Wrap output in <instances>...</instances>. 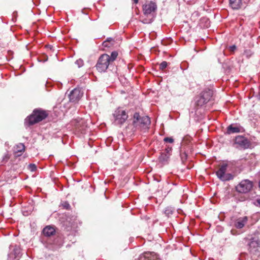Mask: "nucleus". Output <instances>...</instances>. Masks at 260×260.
Returning a JSON list of instances; mask_svg holds the SVG:
<instances>
[{
  "label": "nucleus",
  "mask_w": 260,
  "mask_h": 260,
  "mask_svg": "<svg viewBox=\"0 0 260 260\" xmlns=\"http://www.w3.org/2000/svg\"><path fill=\"white\" fill-rule=\"evenodd\" d=\"M157 8L156 3L152 1L147 2L144 4L143 5L144 15L140 17V21L144 24L151 23L155 17Z\"/></svg>",
  "instance_id": "1"
},
{
  "label": "nucleus",
  "mask_w": 260,
  "mask_h": 260,
  "mask_svg": "<svg viewBox=\"0 0 260 260\" xmlns=\"http://www.w3.org/2000/svg\"><path fill=\"white\" fill-rule=\"evenodd\" d=\"M150 124V120L149 117L147 116L141 117L138 113L136 112L133 115L132 123L133 127L132 129L133 131H136L137 129H146Z\"/></svg>",
  "instance_id": "2"
},
{
  "label": "nucleus",
  "mask_w": 260,
  "mask_h": 260,
  "mask_svg": "<svg viewBox=\"0 0 260 260\" xmlns=\"http://www.w3.org/2000/svg\"><path fill=\"white\" fill-rule=\"evenodd\" d=\"M47 115L48 114L44 110L35 109L32 113L25 119V124L28 126L33 125L44 119Z\"/></svg>",
  "instance_id": "3"
},
{
  "label": "nucleus",
  "mask_w": 260,
  "mask_h": 260,
  "mask_svg": "<svg viewBox=\"0 0 260 260\" xmlns=\"http://www.w3.org/2000/svg\"><path fill=\"white\" fill-rule=\"evenodd\" d=\"M113 116L114 124L119 126H121L128 118V115L126 111L120 108H118L114 111Z\"/></svg>",
  "instance_id": "4"
},
{
  "label": "nucleus",
  "mask_w": 260,
  "mask_h": 260,
  "mask_svg": "<svg viewBox=\"0 0 260 260\" xmlns=\"http://www.w3.org/2000/svg\"><path fill=\"white\" fill-rule=\"evenodd\" d=\"M249 246L252 260H257V258L260 256V240L252 239Z\"/></svg>",
  "instance_id": "5"
},
{
  "label": "nucleus",
  "mask_w": 260,
  "mask_h": 260,
  "mask_svg": "<svg viewBox=\"0 0 260 260\" xmlns=\"http://www.w3.org/2000/svg\"><path fill=\"white\" fill-rule=\"evenodd\" d=\"M109 59V55L107 54H102L100 57L96 64V69L99 72H104L107 70L111 64Z\"/></svg>",
  "instance_id": "6"
},
{
  "label": "nucleus",
  "mask_w": 260,
  "mask_h": 260,
  "mask_svg": "<svg viewBox=\"0 0 260 260\" xmlns=\"http://www.w3.org/2000/svg\"><path fill=\"white\" fill-rule=\"evenodd\" d=\"M228 165L222 164L219 169L216 171V174L217 177L222 181H226L232 180L234 176L230 173H225L227 170Z\"/></svg>",
  "instance_id": "7"
},
{
  "label": "nucleus",
  "mask_w": 260,
  "mask_h": 260,
  "mask_svg": "<svg viewBox=\"0 0 260 260\" xmlns=\"http://www.w3.org/2000/svg\"><path fill=\"white\" fill-rule=\"evenodd\" d=\"M252 187V182L246 179L241 181L240 183L236 186V189L240 193H246L251 190Z\"/></svg>",
  "instance_id": "8"
},
{
  "label": "nucleus",
  "mask_w": 260,
  "mask_h": 260,
  "mask_svg": "<svg viewBox=\"0 0 260 260\" xmlns=\"http://www.w3.org/2000/svg\"><path fill=\"white\" fill-rule=\"evenodd\" d=\"M235 143L238 145L239 148L243 149H248L251 145V143L247 138L240 135L236 137Z\"/></svg>",
  "instance_id": "9"
},
{
  "label": "nucleus",
  "mask_w": 260,
  "mask_h": 260,
  "mask_svg": "<svg viewBox=\"0 0 260 260\" xmlns=\"http://www.w3.org/2000/svg\"><path fill=\"white\" fill-rule=\"evenodd\" d=\"M75 126L76 131L83 134L85 132L86 126L84 124V120L82 118L76 119L72 122Z\"/></svg>",
  "instance_id": "10"
},
{
  "label": "nucleus",
  "mask_w": 260,
  "mask_h": 260,
  "mask_svg": "<svg viewBox=\"0 0 260 260\" xmlns=\"http://www.w3.org/2000/svg\"><path fill=\"white\" fill-rule=\"evenodd\" d=\"M83 95L79 88H75L69 94L70 101L72 102H76L78 101Z\"/></svg>",
  "instance_id": "11"
},
{
  "label": "nucleus",
  "mask_w": 260,
  "mask_h": 260,
  "mask_svg": "<svg viewBox=\"0 0 260 260\" xmlns=\"http://www.w3.org/2000/svg\"><path fill=\"white\" fill-rule=\"evenodd\" d=\"M244 4V0H229L230 6L234 10L240 9Z\"/></svg>",
  "instance_id": "12"
},
{
  "label": "nucleus",
  "mask_w": 260,
  "mask_h": 260,
  "mask_svg": "<svg viewBox=\"0 0 260 260\" xmlns=\"http://www.w3.org/2000/svg\"><path fill=\"white\" fill-rule=\"evenodd\" d=\"M43 233L46 237H50L55 234V230L53 226L48 225L44 228Z\"/></svg>",
  "instance_id": "13"
},
{
  "label": "nucleus",
  "mask_w": 260,
  "mask_h": 260,
  "mask_svg": "<svg viewBox=\"0 0 260 260\" xmlns=\"http://www.w3.org/2000/svg\"><path fill=\"white\" fill-rule=\"evenodd\" d=\"M248 218L246 216L238 218L235 223V226L237 229H242L247 223Z\"/></svg>",
  "instance_id": "14"
},
{
  "label": "nucleus",
  "mask_w": 260,
  "mask_h": 260,
  "mask_svg": "<svg viewBox=\"0 0 260 260\" xmlns=\"http://www.w3.org/2000/svg\"><path fill=\"white\" fill-rule=\"evenodd\" d=\"M25 150V146L22 143H19L16 145L14 147V153L17 155V156H20L21 155L22 152Z\"/></svg>",
  "instance_id": "15"
},
{
  "label": "nucleus",
  "mask_w": 260,
  "mask_h": 260,
  "mask_svg": "<svg viewBox=\"0 0 260 260\" xmlns=\"http://www.w3.org/2000/svg\"><path fill=\"white\" fill-rule=\"evenodd\" d=\"M200 95L202 96L204 99L207 102H209L213 95V91L209 89L204 90Z\"/></svg>",
  "instance_id": "16"
},
{
  "label": "nucleus",
  "mask_w": 260,
  "mask_h": 260,
  "mask_svg": "<svg viewBox=\"0 0 260 260\" xmlns=\"http://www.w3.org/2000/svg\"><path fill=\"white\" fill-rule=\"evenodd\" d=\"M240 132V127L238 126H234L233 124H231L227 127L226 133L229 135L234 133H238Z\"/></svg>",
  "instance_id": "17"
},
{
  "label": "nucleus",
  "mask_w": 260,
  "mask_h": 260,
  "mask_svg": "<svg viewBox=\"0 0 260 260\" xmlns=\"http://www.w3.org/2000/svg\"><path fill=\"white\" fill-rule=\"evenodd\" d=\"M170 154H168L165 153H162L159 156L158 159L160 162L162 164H166L168 162Z\"/></svg>",
  "instance_id": "18"
},
{
  "label": "nucleus",
  "mask_w": 260,
  "mask_h": 260,
  "mask_svg": "<svg viewBox=\"0 0 260 260\" xmlns=\"http://www.w3.org/2000/svg\"><path fill=\"white\" fill-rule=\"evenodd\" d=\"M207 102L201 95L196 98V103L198 106H202Z\"/></svg>",
  "instance_id": "19"
},
{
  "label": "nucleus",
  "mask_w": 260,
  "mask_h": 260,
  "mask_svg": "<svg viewBox=\"0 0 260 260\" xmlns=\"http://www.w3.org/2000/svg\"><path fill=\"white\" fill-rule=\"evenodd\" d=\"M118 56V53L117 51H113L111 52V55H109V60L111 63H112L116 59Z\"/></svg>",
  "instance_id": "20"
},
{
  "label": "nucleus",
  "mask_w": 260,
  "mask_h": 260,
  "mask_svg": "<svg viewBox=\"0 0 260 260\" xmlns=\"http://www.w3.org/2000/svg\"><path fill=\"white\" fill-rule=\"evenodd\" d=\"M174 209L171 207H167L165 208L164 210V213L167 216L169 217L170 215H172L174 212Z\"/></svg>",
  "instance_id": "21"
},
{
  "label": "nucleus",
  "mask_w": 260,
  "mask_h": 260,
  "mask_svg": "<svg viewBox=\"0 0 260 260\" xmlns=\"http://www.w3.org/2000/svg\"><path fill=\"white\" fill-rule=\"evenodd\" d=\"M114 42V41L112 38H108L107 39L106 41L103 43V45L105 47H109L110 46L108 45V42H111V44L113 45Z\"/></svg>",
  "instance_id": "22"
},
{
  "label": "nucleus",
  "mask_w": 260,
  "mask_h": 260,
  "mask_svg": "<svg viewBox=\"0 0 260 260\" xmlns=\"http://www.w3.org/2000/svg\"><path fill=\"white\" fill-rule=\"evenodd\" d=\"M150 254L149 253H145V254L143 255V256H141V258H140V260H160L159 259H158V258H150L149 259V256L148 255H149Z\"/></svg>",
  "instance_id": "23"
},
{
  "label": "nucleus",
  "mask_w": 260,
  "mask_h": 260,
  "mask_svg": "<svg viewBox=\"0 0 260 260\" xmlns=\"http://www.w3.org/2000/svg\"><path fill=\"white\" fill-rule=\"evenodd\" d=\"M252 54L253 52L251 50L249 49L245 50L244 52V55H245L247 58L250 57L252 55Z\"/></svg>",
  "instance_id": "24"
},
{
  "label": "nucleus",
  "mask_w": 260,
  "mask_h": 260,
  "mask_svg": "<svg viewBox=\"0 0 260 260\" xmlns=\"http://www.w3.org/2000/svg\"><path fill=\"white\" fill-rule=\"evenodd\" d=\"M168 66V62L167 61H162L160 64H159V69L161 70H164L167 68Z\"/></svg>",
  "instance_id": "25"
},
{
  "label": "nucleus",
  "mask_w": 260,
  "mask_h": 260,
  "mask_svg": "<svg viewBox=\"0 0 260 260\" xmlns=\"http://www.w3.org/2000/svg\"><path fill=\"white\" fill-rule=\"evenodd\" d=\"M75 64L77 65L79 68H80L83 66V61L81 59L77 60L75 62Z\"/></svg>",
  "instance_id": "26"
},
{
  "label": "nucleus",
  "mask_w": 260,
  "mask_h": 260,
  "mask_svg": "<svg viewBox=\"0 0 260 260\" xmlns=\"http://www.w3.org/2000/svg\"><path fill=\"white\" fill-rule=\"evenodd\" d=\"M187 156V154L185 152L181 153L180 154L181 159L183 162L186 160Z\"/></svg>",
  "instance_id": "27"
},
{
  "label": "nucleus",
  "mask_w": 260,
  "mask_h": 260,
  "mask_svg": "<svg viewBox=\"0 0 260 260\" xmlns=\"http://www.w3.org/2000/svg\"><path fill=\"white\" fill-rule=\"evenodd\" d=\"M28 169L31 171L34 172L35 171L37 167L35 164H29L28 166Z\"/></svg>",
  "instance_id": "28"
},
{
  "label": "nucleus",
  "mask_w": 260,
  "mask_h": 260,
  "mask_svg": "<svg viewBox=\"0 0 260 260\" xmlns=\"http://www.w3.org/2000/svg\"><path fill=\"white\" fill-rule=\"evenodd\" d=\"M20 251V249L19 248H15L14 249V254L15 255V258L19 257Z\"/></svg>",
  "instance_id": "29"
},
{
  "label": "nucleus",
  "mask_w": 260,
  "mask_h": 260,
  "mask_svg": "<svg viewBox=\"0 0 260 260\" xmlns=\"http://www.w3.org/2000/svg\"><path fill=\"white\" fill-rule=\"evenodd\" d=\"M9 158H10L9 155L8 153L5 154L3 158V162H4L5 163L7 162Z\"/></svg>",
  "instance_id": "30"
},
{
  "label": "nucleus",
  "mask_w": 260,
  "mask_h": 260,
  "mask_svg": "<svg viewBox=\"0 0 260 260\" xmlns=\"http://www.w3.org/2000/svg\"><path fill=\"white\" fill-rule=\"evenodd\" d=\"M164 141L166 142L172 143L174 142V139L172 138L166 137L164 138Z\"/></svg>",
  "instance_id": "31"
},
{
  "label": "nucleus",
  "mask_w": 260,
  "mask_h": 260,
  "mask_svg": "<svg viewBox=\"0 0 260 260\" xmlns=\"http://www.w3.org/2000/svg\"><path fill=\"white\" fill-rule=\"evenodd\" d=\"M165 151L166 152V154H169V153L172 151V147L167 146Z\"/></svg>",
  "instance_id": "32"
},
{
  "label": "nucleus",
  "mask_w": 260,
  "mask_h": 260,
  "mask_svg": "<svg viewBox=\"0 0 260 260\" xmlns=\"http://www.w3.org/2000/svg\"><path fill=\"white\" fill-rule=\"evenodd\" d=\"M62 206L64 207V208L66 209H69L70 207V204L67 202H64L62 204Z\"/></svg>",
  "instance_id": "33"
},
{
  "label": "nucleus",
  "mask_w": 260,
  "mask_h": 260,
  "mask_svg": "<svg viewBox=\"0 0 260 260\" xmlns=\"http://www.w3.org/2000/svg\"><path fill=\"white\" fill-rule=\"evenodd\" d=\"M236 48H237V47L235 45L230 46V47H229L230 50L233 52L236 50Z\"/></svg>",
  "instance_id": "34"
},
{
  "label": "nucleus",
  "mask_w": 260,
  "mask_h": 260,
  "mask_svg": "<svg viewBox=\"0 0 260 260\" xmlns=\"http://www.w3.org/2000/svg\"><path fill=\"white\" fill-rule=\"evenodd\" d=\"M205 22H206V27H208V25L209 24V20L208 19H205Z\"/></svg>",
  "instance_id": "35"
},
{
  "label": "nucleus",
  "mask_w": 260,
  "mask_h": 260,
  "mask_svg": "<svg viewBox=\"0 0 260 260\" xmlns=\"http://www.w3.org/2000/svg\"><path fill=\"white\" fill-rule=\"evenodd\" d=\"M193 15L198 16L199 15V12H195L193 13Z\"/></svg>",
  "instance_id": "36"
},
{
  "label": "nucleus",
  "mask_w": 260,
  "mask_h": 260,
  "mask_svg": "<svg viewBox=\"0 0 260 260\" xmlns=\"http://www.w3.org/2000/svg\"><path fill=\"white\" fill-rule=\"evenodd\" d=\"M256 201H257V203H258V204L260 206V198L257 199Z\"/></svg>",
  "instance_id": "37"
},
{
  "label": "nucleus",
  "mask_w": 260,
  "mask_h": 260,
  "mask_svg": "<svg viewBox=\"0 0 260 260\" xmlns=\"http://www.w3.org/2000/svg\"><path fill=\"white\" fill-rule=\"evenodd\" d=\"M135 3L137 4L138 3V0H134Z\"/></svg>",
  "instance_id": "38"
},
{
  "label": "nucleus",
  "mask_w": 260,
  "mask_h": 260,
  "mask_svg": "<svg viewBox=\"0 0 260 260\" xmlns=\"http://www.w3.org/2000/svg\"><path fill=\"white\" fill-rule=\"evenodd\" d=\"M61 246V244H59L58 245V246L56 248H59V247H60Z\"/></svg>",
  "instance_id": "39"
},
{
  "label": "nucleus",
  "mask_w": 260,
  "mask_h": 260,
  "mask_svg": "<svg viewBox=\"0 0 260 260\" xmlns=\"http://www.w3.org/2000/svg\"><path fill=\"white\" fill-rule=\"evenodd\" d=\"M258 186H259V187L260 188V180H259V183H258Z\"/></svg>",
  "instance_id": "40"
},
{
  "label": "nucleus",
  "mask_w": 260,
  "mask_h": 260,
  "mask_svg": "<svg viewBox=\"0 0 260 260\" xmlns=\"http://www.w3.org/2000/svg\"><path fill=\"white\" fill-rule=\"evenodd\" d=\"M151 32L153 33V32H155L154 31H152Z\"/></svg>",
  "instance_id": "41"
}]
</instances>
